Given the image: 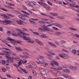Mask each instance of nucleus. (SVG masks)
I'll use <instances>...</instances> for the list:
<instances>
[{
	"label": "nucleus",
	"mask_w": 79,
	"mask_h": 79,
	"mask_svg": "<svg viewBox=\"0 0 79 79\" xmlns=\"http://www.w3.org/2000/svg\"><path fill=\"white\" fill-rule=\"evenodd\" d=\"M41 2H38V3L42 5V6H45V4L44 3V0H40Z\"/></svg>",
	"instance_id": "obj_15"
},
{
	"label": "nucleus",
	"mask_w": 79,
	"mask_h": 79,
	"mask_svg": "<svg viewBox=\"0 0 79 79\" xmlns=\"http://www.w3.org/2000/svg\"><path fill=\"white\" fill-rule=\"evenodd\" d=\"M70 6H72V7H75V8H79V6H75V5H73L72 4H69Z\"/></svg>",
	"instance_id": "obj_33"
},
{
	"label": "nucleus",
	"mask_w": 79,
	"mask_h": 79,
	"mask_svg": "<svg viewBox=\"0 0 79 79\" xmlns=\"http://www.w3.org/2000/svg\"><path fill=\"white\" fill-rule=\"evenodd\" d=\"M16 61H19L20 60V58L19 57H17L15 58Z\"/></svg>",
	"instance_id": "obj_49"
},
{
	"label": "nucleus",
	"mask_w": 79,
	"mask_h": 79,
	"mask_svg": "<svg viewBox=\"0 0 79 79\" xmlns=\"http://www.w3.org/2000/svg\"><path fill=\"white\" fill-rule=\"evenodd\" d=\"M69 30H72V31H78V30H77V29H76V28H74L72 27L69 28Z\"/></svg>",
	"instance_id": "obj_27"
},
{
	"label": "nucleus",
	"mask_w": 79,
	"mask_h": 79,
	"mask_svg": "<svg viewBox=\"0 0 79 79\" xmlns=\"http://www.w3.org/2000/svg\"><path fill=\"white\" fill-rule=\"evenodd\" d=\"M12 21H10V20H4V21H1L0 20V23H1L2 24H10L11 23H12Z\"/></svg>",
	"instance_id": "obj_2"
},
{
	"label": "nucleus",
	"mask_w": 79,
	"mask_h": 79,
	"mask_svg": "<svg viewBox=\"0 0 79 79\" xmlns=\"http://www.w3.org/2000/svg\"><path fill=\"white\" fill-rule=\"evenodd\" d=\"M51 69H54V70H56V68H54V67H51Z\"/></svg>",
	"instance_id": "obj_60"
},
{
	"label": "nucleus",
	"mask_w": 79,
	"mask_h": 79,
	"mask_svg": "<svg viewBox=\"0 0 79 79\" xmlns=\"http://www.w3.org/2000/svg\"><path fill=\"white\" fill-rule=\"evenodd\" d=\"M37 60V64H40L41 63H43V62H45V60L42 58H39L36 59Z\"/></svg>",
	"instance_id": "obj_3"
},
{
	"label": "nucleus",
	"mask_w": 79,
	"mask_h": 79,
	"mask_svg": "<svg viewBox=\"0 0 79 79\" xmlns=\"http://www.w3.org/2000/svg\"><path fill=\"white\" fill-rule=\"evenodd\" d=\"M23 53L24 54V55H28L29 54L27 53L26 52H23Z\"/></svg>",
	"instance_id": "obj_57"
},
{
	"label": "nucleus",
	"mask_w": 79,
	"mask_h": 79,
	"mask_svg": "<svg viewBox=\"0 0 79 79\" xmlns=\"http://www.w3.org/2000/svg\"><path fill=\"white\" fill-rule=\"evenodd\" d=\"M48 30L47 31H50V32H54V31L53 30L49 29V28H48Z\"/></svg>",
	"instance_id": "obj_40"
},
{
	"label": "nucleus",
	"mask_w": 79,
	"mask_h": 79,
	"mask_svg": "<svg viewBox=\"0 0 79 79\" xmlns=\"http://www.w3.org/2000/svg\"><path fill=\"white\" fill-rule=\"evenodd\" d=\"M71 52L73 55H76L77 54V51L75 49H73L72 50Z\"/></svg>",
	"instance_id": "obj_23"
},
{
	"label": "nucleus",
	"mask_w": 79,
	"mask_h": 79,
	"mask_svg": "<svg viewBox=\"0 0 79 79\" xmlns=\"http://www.w3.org/2000/svg\"><path fill=\"white\" fill-rule=\"evenodd\" d=\"M61 42L62 43V44H64V43H66V41L64 40H61Z\"/></svg>",
	"instance_id": "obj_54"
},
{
	"label": "nucleus",
	"mask_w": 79,
	"mask_h": 79,
	"mask_svg": "<svg viewBox=\"0 0 79 79\" xmlns=\"http://www.w3.org/2000/svg\"><path fill=\"white\" fill-rule=\"evenodd\" d=\"M63 71L64 73H69L70 72L69 70L67 69L64 70Z\"/></svg>",
	"instance_id": "obj_25"
},
{
	"label": "nucleus",
	"mask_w": 79,
	"mask_h": 79,
	"mask_svg": "<svg viewBox=\"0 0 79 79\" xmlns=\"http://www.w3.org/2000/svg\"><path fill=\"white\" fill-rule=\"evenodd\" d=\"M12 35H15V36H19V35H20V34H19V33H17V34H16V33H11Z\"/></svg>",
	"instance_id": "obj_30"
},
{
	"label": "nucleus",
	"mask_w": 79,
	"mask_h": 79,
	"mask_svg": "<svg viewBox=\"0 0 79 79\" xmlns=\"http://www.w3.org/2000/svg\"><path fill=\"white\" fill-rule=\"evenodd\" d=\"M53 25H55V26L58 27H61V28L63 27V26L57 23H53Z\"/></svg>",
	"instance_id": "obj_14"
},
{
	"label": "nucleus",
	"mask_w": 79,
	"mask_h": 79,
	"mask_svg": "<svg viewBox=\"0 0 79 79\" xmlns=\"http://www.w3.org/2000/svg\"><path fill=\"white\" fill-rule=\"evenodd\" d=\"M50 64L52 66H54V64H55V65L57 66H60V64H59V63L54 61H52V63H50Z\"/></svg>",
	"instance_id": "obj_5"
},
{
	"label": "nucleus",
	"mask_w": 79,
	"mask_h": 79,
	"mask_svg": "<svg viewBox=\"0 0 79 79\" xmlns=\"http://www.w3.org/2000/svg\"><path fill=\"white\" fill-rule=\"evenodd\" d=\"M2 69L3 72H5V71H6V69L3 67L2 68Z\"/></svg>",
	"instance_id": "obj_46"
},
{
	"label": "nucleus",
	"mask_w": 79,
	"mask_h": 79,
	"mask_svg": "<svg viewBox=\"0 0 79 79\" xmlns=\"http://www.w3.org/2000/svg\"><path fill=\"white\" fill-rule=\"evenodd\" d=\"M1 41L2 42V43H5V44H7L6 43L7 42V41L6 40H2Z\"/></svg>",
	"instance_id": "obj_48"
},
{
	"label": "nucleus",
	"mask_w": 79,
	"mask_h": 79,
	"mask_svg": "<svg viewBox=\"0 0 79 79\" xmlns=\"http://www.w3.org/2000/svg\"><path fill=\"white\" fill-rule=\"evenodd\" d=\"M46 9L47 10H50V7H46Z\"/></svg>",
	"instance_id": "obj_56"
},
{
	"label": "nucleus",
	"mask_w": 79,
	"mask_h": 79,
	"mask_svg": "<svg viewBox=\"0 0 79 79\" xmlns=\"http://www.w3.org/2000/svg\"><path fill=\"white\" fill-rule=\"evenodd\" d=\"M38 23H40V24H41L42 25H43V24H44V23H46L44 22H43L42 21H38Z\"/></svg>",
	"instance_id": "obj_31"
},
{
	"label": "nucleus",
	"mask_w": 79,
	"mask_h": 79,
	"mask_svg": "<svg viewBox=\"0 0 79 79\" xmlns=\"http://www.w3.org/2000/svg\"><path fill=\"white\" fill-rule=\"evenodd\" d=\"M2 49H3V50H7V51H10V50L9 49H7V48H2Z\"/></svg>",
	"instance_id": "obj_47"
},
{
	"label": "nucleus",
	"mask_w": 79,
	"mask_h": 79,
	"mask_svg": "<svg viewBox=\"0 0 79 79\" xmlns=\"http://www.w3.org/2000/svg\"><path fill=\"white\" fill-rule=\"evenodd\" d=\"M7 5H9L10 6H15V5L13 4H12L10 2H8L7 3Z\"/></svg>",
	"instance_id": "obj_39"
},
{
	"label": "nucleus",
	"mask_w": 79,
	"mask_h": 79,
	"mask_svg": "<svg viewBox=\"0 0 79 79\" xmlns=\"http://www.w3.org/2000/svg\"><path fill=\"white\" fill-rule=\"evenodd\" d=\"M69 68L70 69H74V70H77V67L76 66H73L72 65H70L69 66Z\"/></svg>",
	"instance_id": "obj_17"
},
{
	"label": "nucleus",
	"mask_w": 79,
	"mask_h": 79,
	"mask_svg": "<svg viewBox=\"0 0 79 79\" xmlns=\"http://www.w3.org/2000/svg\"><path fill=\"white\" fill-rule=\"evenodd\" d=\"M22 64V63H21V61H19V62L18 64V66H19L21 65V64Z\"/></svg>",
	"instance_id": "obj_53"
},
{
	"label": "nucleus",
	"mask_w": 79,
	"mask_h": 79,
	"mask_svg": "<svg viewBox=\"0 0 79 79\" xmlns=\"http://www.w3.org/2000/svg\"><path fill=\"white\" fill-rule=\"evenodd\" d=\"M7 34H11V31H8L6 32Z\"/></svg>",
	"instance_id": "obj_61"
},
{
	"label": "nucleus",
	"mask_w": 79,
	"mask_h": 79,
	"mask_svg": "<svg viewBox=\"0 0 79 79\" xmlns=\"http://www.w3.org/2000/svg\"><path fill=\"white\" fill-rule=\"evenodd\" d=\"M26 40H27V42H29V43H33V41H31V38H30L29 37H27Z\"/></svg>",
	"instance_id": "obj_16"
},
{
	"label": "nucleus",
	"mask_w": 79,
	"mask_h": 79,
	"mask_svg": "<svg viewBox=\"0 0 79 79\" xmlns=\"http://www.w3.org/2000/svg\"><path fill=\"white\" fill-rule=\"evenodd\" d=\"M22 71H23V72L25 73H26V74L27 73V71H26L25 69H22Z\"/></svg>",
	"instance_id": "obj_37"
},
{
	"label": "nucleus",
	"mask_w": 79,
	"mask_h": 79,
	"mask_svg": "<svg viewBox=\"0 0 79 79\" xmlns=\"http://www.w3.org/2000/svg\"><path fill=\"white\" fill-rule=\"evenodd\" d=\"M16 22L18 24H19L20 25H22L23 23H24V22L23 21L21 20H19L16 21Z\"/></svg>",
	"instance_id": "obj_12"
},
{
	"label": "nucleus",
	"mask_w": 79,
	"mask_h": 79,
	"mask_svg": "<svg viewBox=\"0 0 79 79\" xmlns=\"http://www.w3.org/2000/svg\"><path fill=\"white\" fill-rule=\"evenodd\" d=\"M68 2L69 3H71L70 5H76V3L73 0H68Z\"/></svg>",
	"instance_id": "obj_8"
},
{
	"label": "nucleus",
	"mask_w": 79,
	"mask_h": 79,
	"mask_svg": "<svg viewBox=\"0 0 79 79\" xmlns=\"http://www.w3.org/2000/svg\"><path fill=\"white\" fill-rule=\"evenodd\" d=\"M22 6H23V9H24V10H27V8H26V6L23 5Z\"/></svg>",
	"instance_id": "obj_59"
},
{
	"label": "nucleus",
	"mask_w": 79,
	"mask_h": 79,
	"mask_svg": "<svg viewBox=\"0 0 79 79\" xmlns=\"http://www.w3.org/2000/svg\"><path fill=\"white\" fill-rule=\"evenodd\" d=\"M32 72L33 75H34V76H37V73H36V72L34 70H32Z\"/></svg>",
	"instance_id": "obj_35"
},
{
	"label": "nucleus",
	"mask_w": 79,
	"mask_h": 79,
	"mask_svg": "<svg viewBox=\"0 0 79 79\" xmlns=\"http://www.w3.org/2000/svg\"><path fill=\"white\" fill-rule=\"evenodd\" d=\"M7 77H10V78H11V76H10V74H7L6 75Z\"/></svg>",
	"instance_id": "obj_63"
},
{
	"label": "nucleus",
	"mask_w": 79,
	"mask_h": 79,
	"mask_svg": "<svg viewBox=\"0 0 79 79\" xmlns=\"http://www.w3.org/2000/svg\"><path fill=\"white\" fill-rule=\"evenodd\" d=\"M48 53L46 52H44V54H45V55H47V56H50L51 57H52V56L51 55H55V53H52V52H51L49 51H48Z\"/></svg>",
	"instance_id": "obj_4"
},
{
	"label": "nucleus",
	"mask_w": 79,
	"mask_h": 79,
	"mask_svg": "<svg viewBox=\"0 0 79 79\" xmlns=\"http://www.w3.org/2000/svg\"><path fill=\"white\" fill-rule=\"evenodd\" d=\"M52 29H55V30H56V31H58V30H59V29H58V28L56 27H52Z\"/></svg>",
	"instance_id": "obj_42"
},
{
	"label": "nucleus",
	"mask_w": 79,
	"mask_h": 79,
	"mask_svg": "<svg viewBox=\"0 0 79 79\" xmlns=\"http://www.w3.org/2000/svg\"><path fill=\"white\" fill-rule=\"evenodd\" d=\"M31 68H34L35 67V64L33 63H31Z\"/></svg>",
	"instance_id": "obj_34"
},
{
	"label": "nucleus",
	"mask_w": 79,
	"mask_h": 79,
	"mask_svg": "<svg viewBox=\"0 0 79 79\" xmlns=\"http://www.w3.org/2000/svg\"><path fill=\"white\" fill-rule=\"evenodd\" d=\"M50 15L52 16H58V14L56 13H50Z\"/></svg>",
	"instance_id": "obj_18"
},
{
	"label": "nucleus",
	"mask_w": 79,
	"mask_h": 79,
	"mask_svg": "<svg viewBox=\"0 0 79 79\" xmlns=\"http://www.w3.org/2000/svg\"><path fill=\"white\" fill-rule=\"evenodd\" d=\"M2 52H4V53H5V55L6 56V55H7V56H8L10 55L9 54H10V52H8V51H4V50H2Z\"/></svg>",
	"instance_id": "obj_21"
},
{
	"label": "nucleus",
	"mask_w": 79,
	"mask_h": 79,
	"mask_svg": "<svg viewBox=\"0 0 79 79\" xmlns=\"http://www.w3.org/2000/svg\"><path fill=\"white\" fill-rule=\"evenodd\" d=\"M41 27L42 28H43V29H44L46 31H47L48 29V27L47 26H45V25H43Z\"/></svg>",
	"instance_id": "obj_20"
},
{
	"label": "nucleus",
	"mask_w": 79,
	"mask_h": 79,
	"mask_svg": "<svg viewBox=\"0 0 79 79\" xmlns=\"http://www.w3.org/2000/svg\"><path fill=\"white\" fill-rule=\"evenodd\" d=\"M53 25V23L51 24L50 25H48L46 26L47 27H50V26H52Z\"/></svg>",
	"instance_id": "obj_50"
},
{
	"label": "nucleus",
	"mask_w": 79,
	"mask_h": 79,
	"mask_svg": "<svg viewBox=\"0 0 79 79\" xmlns=\"http://www.w3.org/2000/svg\"><path fill=\"white\" fill-rule=\"evenodd\" d=\"M15 30L16 31H17V32H18V33H19L20 34H23V32L21 31V30L18 29H16Z\"/></svg>",
	"instance_id": "obj_26"
},
{
	"label": "nucleus",
	"mask_w": 79,
	"mask_h": 79,
	"mask_svg": "<svg viewBox=\"0 0 79 79\" xmlns=\"http://www.w3.org/2000/svg\"><path fill=\"white\" fill-rule=\"evenodd\" d=\"M38 29L39 30H40V31H43L44 29H42V28L40 27H38Z\"/></svg>",
	"instance_id": "obj_55"
},
{
	"label": "nucleus",
	"mask_w": 79,
	"mask_h": 79,
	"mask_svg": "<svg viewBox=\"0 0 79 79\" xmlns=\"http://www.w3.org/2000/svg\"><path fill=\"white\" fill-rule=\"evenodd\" d=\"M40 14H41V15H43V16H48V15H46V14H42V13H41Z\"/></svg>",
	"instance_id": "obj_52"
},
{
	"label": "nucleus",
	"mask_w": 79,
	"mask_h": 79,
	"mask_svg": "<svg viewBox=\"0 0 79 79\" xmlns=\"http://www.w3.org/2000/svg\"><path fill=\"white\" fill-rule=\"evenodd\" d=\"M61 74V73H60V72H57L56 73V75L57 76H60V75Z\"/></svg>",
	"instance_id": "obj_43"
},
{
	"label": "nucleus",
	"mask_w": 79,
	"mask_h": 79,
	"mask_svg": "<svg viewBox=\"0 0 79 79\" xmlns=\"http://www.w3.org/2000/svg\"><path fill=\"white\" fill-rule=\"evenodd\" d=\"M54 33L56 35H57L58 36H59V35H60L61 34V32H55Z\"/></svg>",
	"instance_id": "obj_24"
},
{
	"label": "nucleus",
	"mask_w": 79,
	"mask_h": 79,
	"mask_svg": "<svg viewBox=\"0 0 79 79\" xmlns=\"http://www.w3.org/2000/svg\"><path fill=\"white\" fill-rule=\"evenodd\" d=\"M21 11L22 13H23L25 14V15H24V18H26V17H29V14L26 12H24L23 10H22Z\"/></svg>",
	"instance_id": "obj_11"
},
{
	"label": "nucleus",
	"mask_w": 79,
	"mask_h": 79,
	"mask_svg": "<svg viewBox=\"0 0 79 79\" xmlns=\"http://www.w3.org/2000/svg\"><path fill=\"white\" fill-rule=\"evenodd\" d=\"M59 56L61 58H64L67 57V54L65 53H63L59 54Z\"/></svg>",
	"instance_id": "obj_9"
},
{
	"label": "nucleus",
	"mask_w": 79,
	"mask_h": 79,
	"mask_svg": "<svg viewBox=\"0 0 79 79\" xmlns=\"http://www.w3.org/2000/svg\"><path fill=\"white\" fill-rule=\"evenodd\" d=\"M33 33L34 34H35V35H39V33L37 32H33Z\"/></svg>",
	"instance_id": "obj_44"
},
{
	"label": "nucleus",
	"mask_w": 79,
	"mask_h": 79,
	"mask_svg": "<svg viewBox=\"0 0 79 79\" xmlns=\"http://www.w3.org/2000/svg\"><path fill=\"white\" fill-rule=\"evenodd\" d=\"M36 5V3L35 2H29L28 3V5L30 6H35Z\"/></svg>",
	"instance_id": "obj_10"
},
{
	"label": "nucleus",
	"mask_w": 79,
	"mask_h": 79,
	"mask_svg": "<svg viewBox=\"0 0 79 79\" xmlns=\"http://www.w3.org/2000/svg\"><path fill=\"white\" fill-rule=\"evenodd\" d=\"M46 76L47 77H50L51 76V73H48L46 74Z\"/></svg>",
	"instance_id": "obj_41"
},
{
	"label": "nucleus",
	"mask_w": 79,
	"mask_h": 79,
	"mask_svg": "<svg viewBox=\"0 0 79 79\" xmlns=\"http://www.w3.org/2000/svg\"><path fill=\"white\" fill-rule=\"evenodd\" d=\"M1 16H2V17H4V18H7V16H6V15L5 14L4 15H1Z\"/></svg>",
	"instance_id": "obj_51"
},
{
	"label": "nucleus",
	"mask_w": 79,
	"mask_h": 79,
	"mask_svg": "<svg viewBox=\"0 0 79 79\" xmlns=\"http://www.w3.org/2000/svg\"><path fill=\"white\" fill-rule=\"evenodd\" d=\"M57 18H59V19H65L64 17H63L61 16H57Z\"/></svg>",
	"instance_id": "obj_32"
},
{
	"label": "nucleus",
	"mask_w": 79,
	"mask_h": 79,
	"mask_svg": "<svg viewBox=\"0 0 79 79\" xmlns=\"http://www.w3.org/2000/svg\"><path fill=\"white\" fill-rule=\"evenodd\" d=\"M41 73L42 75H45V74H46L47 72L45 71H43L41 72Z\"/></svg>",
	"instance_id": "obj_29"
},
{
	"label": "nucleus",
	"mask_w": 79,
	"mask_h": 79,
	"mask_svg": "<svg viewBox=\"0 0 79 79\" xmlns=\"http://www.w3.org/2000/svg\"><path fill=\"white\" fill-rule=\"evenodd\" d=\"M62 68L61 67H59L56 68V70H62Z\"/></svg>",
	"instance_id": "obj_38"
},
{
	"label": "nucleus",
	"mask_w": 79,
	"mask_h": 79,
	"mask_svg": "<svg viewBox=\"0 0 79 79\" xmlns=\"http://www.w3.org/2000/svg\"><path fill=\"white\" fill-rule=\"evenodd\" d=\"M47 3H48V4H49L50 5H52V3L50 2L49 1H48L47 2Z\"/></svg>",
	"instance_id": "obj_58"
},
{
	"label": "nucleus",
	"mask_w": 79,
	"mask_h": 79,
	"mask_svg": "<svg viewBox=\"0 0 79 79\" xmlns=\"http://www.w3.org/2000/svg\"><path fill=\"white\" fill-rule=\"evenodd\" d=\"M40 36L41 37H42V38H43V39H46V38H48V37L45 34L41 35H40Z\"/></svg>",
	"instance_id": "obj_22"
},
{
	"label": "nucleus",
	"mask_w": 79,
	"mask_h": 79,
	"mask_svg": "<svg viewBox=\"0 0 79 79\" xmlns=\"http://www.w3.org/2000/svg\"><path fill=\"white\" fill-rule=\"evenodd\" d=\"M6 58L7 59L6 60V63L10 64V63H11V62H13V58L10 57V55L6 56Z\"/></svg>",
	"instance_id": "obj_1"
},
{
	"label": "nucleus",
	"mask_w": 79,
	"mask_h": 79,
	"mask_svg": "<svg viewBox=\"0 0 79 79\" xmlns=\"http://www.w3.org/2000/svg\"><path fill=\"white\" fill-rule=\"evenodd\" d=\"M35 40L36 42V43H37V44H38L40 45V46L43 45V44L42 43V42L40 41L39 40L36 39Z\"/></svg>",
	"instance_id": "obj_13"
},
{
	"label": "nucleus",
	"mask_w": 79,
	"mask_h": 79,
	"mask_svg": "<svg viewBox=\"0 0 79 79\" xmlns=\"http://www.w3.org/2000/svg\"><path fill=\"white\" fill-rule=\"evenodd\" d=\"M48 43L49 44V45H51L52 47H56V46L53 43L49 42H48Z\"/></svg>",
	"instance_id": "obj_19"
},
{
	"label": "nucleus",
	"mask_w": 79,
	"mask_h": 79,
	"mask_svg": "<svg viewBox=\"0 0 79 79\" xmlns=\"http://www.w3.org/2000/svg\"><path fill=\"white\" fill-rule=\"evenodd\" d=\"M49 18H50V19H55V18H54V17L51 16H49Z\"/></svg>",
	"instance_id": "obj_45"
},
{
	"label": "nucleus",
	"mask_w": 79,
	"mask_h": 79,
	"mask_svg": "<svg viewBox=\"0 0 79 79\" xmlns=\"http://www.w3.org/2000/svg\"><path fill=\"white\" fill-rule=\"evenodd\" d=\"M30 22L32 24H35V22L32 21L31 20L30 21Z\"/></svg>",
	"instance_id": "obj_62"
},
{
	"label": "nucleus",
	"mask_w": 79,
	"mask_h": 79,
	"mask_svg": "<svg viewBox=\"0 0 79 79\" xmlns=\"http://www.w3.org/2000/svg\"><path fill=\"white\" fill-rule=\"evenodd\" d=\"M1 63L2 64H5L6 63V61L5 60H2L1 61Z\"/></svg>",
	"instance_id": "obj_36"
},
{
	"label": "nucleus",
	"mask_w": 79,
	"mask_h": 79,
	"mask_svg": "<svg viewBox=\"0 0 79 79\" xmlns=\"http://www.w3.org/2000/svg\"><path fill=\"white\" fill-rule=\"evenodd\" d=\"M23 58H28V56H23Z\"/></svg>",
	"instance_id": "obj_64"
},
{
	"label": "nucleus",
	"mask_w": 79,
	"mask_h": 79,
	"mask_svg": "<svg viewBox=\"0 0 79 79\" xmlns=\"http://www.w3.org/2000/svg\"><path fill=\"white\" fill-rule=\"evenodd\" d=\"M15 49L18 51H23V50L19 47H16Z\"/></svg>",
	"instance_id": "obj_28"
},
{
	"label": "nucleus",
	"mask_w": 79,
	"mask_h": 79,
	"mask_svg": "<svg viewBox=\"0 0 79 79\" xmlns=\"http://www.w3.org/2000/svg\"><path fill=\"white\" fill-rule=\"evenodd\" d=\"M7 39L8 40H9L10 42H13V41H15L14 42H15V43H17V44H21V42H19V41H15V40L12 39L11 38L8 37L7 38Z\"/></svg>",
	"instance_id": "obj_6"
},
{
	"label": "nucleus",
	"mask_w": 79,
	"mask_h": 79,
	"mask_svg": "<svg viewBox=\"0 0 79 79\" xmlns=\"http://www.w3.org/2000/svg\"><path fill=\"white\" fill-rule=\"evenodd\" d=\"M24 15L22 14H20L18 15L19 18L20 19H22L23 21H25L26 19V18H24Z\"/></svg>",
	"instance_id": "obj_7"
}]
</instances>
